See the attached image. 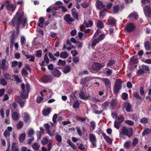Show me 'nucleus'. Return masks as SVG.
I'll use <instances>...</instances> for the list:
<instances>
[{"mask_svg": "<svg viewBox=\"0 0 151 151\" xmlns=\"http://www.w3.org/2000/svg\"><path fill=\"white\" fill-rule=\"evenodd\" d=\"M121 123L116 120L115 121L114 123V127L116 129H118L120 127Z\"/></svg>", "mask_w": 151, "mask_h": 151, "instance_id": "nucleus-36", "label": "nucleus"}, {"mask_svg": "<svg viewBox=\"0 0 151 151\" xmlns=\"http://www.w3.org/2000/svg\"><path fill=\"white\" fill-rule=\"evenodd\" d=\"M22 72L23 75L25 76L26 77H28V73L27 71L26 70L25 68H23L22 71Z\"/></svg>", "mask_w": 151, "mask_h": 151, "instance_id": "nucleus-59", "label": "nucleus"}, {"mask_svg": "<svg viewBox=\"0 0 151 151\" xmlns=\"http://www.w3.org/2000/svg\"><path fill=\"white\" fill-rule=\"evenodd\" d=\"M89 96H85L83 91H81L79 93V97L81 99L87 100L89 98Z\"/></svg>", "mask_w": 151, "mask_h": 151, "instance_id": "nucleus-18", "label": "nucleus"}, {"mask_svg": "<svg viewBox=\"0 0 151 151\" xmlns=\"http://www.w3.org/2000/svg\"><path fill=\"white\" fill-rule=\"evenodd\" d=\"M145 10L149 14H151V8L149 6L147 5L145 6Z\"/></svg>", "mask_w": 151, "mask_h": 151, "instance_id": "nucleus-49", "label": "nucleus"}, {"mask_svg": "<svg viewBox=\"0 0 151 151\" xmlns=\"http://www.w3.org/2000/svg\"><path fill=\"white\" fill-rule=\"evenodd\" d=\"M99 42L100 41L97 38H94V40L91 44L92 47H95L96 45L99 43Z\"/></svg>", "mask_w": 151, "mask_h": 151, "instance_id": "nucleus-30", "label": "nucleus"}, {"mask_svg": "<svg viewBox=\"0 0 151 151\" xmlns=\"http://www.w3.org/2000/svg\"><path fill=\"white\" fill-rule=\"evenodd\" d=\"M133 132V130L132 127L128 128L126 126H124L119 133V136L120 137L122 138H124V135L130 138L132 136Z\"/></svg>", "mask_w": 151, "mask_h": 151, "instance_id": "nucleus-1", "label": "nucleus"}, {"mask_svg": "<svg viewBox=\"0 0 151 151\" xmlns=\"http://www.w3.org/2000/svg\"><path fill=\"white\" fill-rule=\"evenodd\" d=\"M122 98L124 100H126L128 98V94L125 93H123L122 94Z\"/></svg>", "mask_w": 151, "mask_h": 151, "instance_id": "nucleus-60", "label": "nucleus"}, {"mask_svg": "<svg viewBox=\"0 0 151 151\" xmlns=\"http://www.w3.org/2000/svg\"><path fill=\"white\" fill-rule=\"evenodd\" d=\"M135 27L132 23H130L126 26V30L127 32H130L135 30Z\"/></svg>", "mask_w": 151, "mask_h": 151, "instance_id": "nucleus-7", "label": "nucleus"}, {"mask_svg": "<svg viewBox=\"0 0 151 151\" xmlns=\"http://www.w3.org/2000/svg\"><path fill=\"white\" fill-rule=\"evenodd\" d=\"M106 9H104L101 11L99 14V17L100 19L103 18L104 16L105 15V11Z\"/></svg>", "mask_w": 151, "mask_h": 151, "instance_id": "nucleus-44", "label": "nucleus"}, {"mask_svg": "<svg viewBox=\"0 0 151 151\" xmlns=\"http://www.w3.org/2000/svg\"><path fill=\"white\" fill-rule=\"evenodd\" d=\"M119 9V6L118 5H116L114 7L113 9V12L114 13H117Z\"/></svg>", "mask_w": 151, "mask_h": 151, "instance_id": "nucleus-64", "label": "nucleus"}, {"mask_svg": "<svg viewBox=\"0 0 151 151\" xmlns=\"http://www.w3.org/2000/svg\"><path fill=\"white\" fill-rule=\"evenodd\" d=\"M55 139L57 141L59 142H60L62 141V137L59 134L56 135L55 136Z\"/></svg>", "mask_w": 151, "mask_h": 151, "instance_id": "nucleus-45", "label": "nucleus"}, {"mask_svg": "<svg viewBox=\"0 0 151 151\" xmlns=\"http://www.w3.org/2000/svg\"><path fill=\"white\" fill-rule=\"evenodd\" d=\"M71 70L70 67L68 65H66L63 68V72L65 74L69 73Z\"/></svg>", "mask_w": 151, "mask_h": 151, "instance_id": "nucleus-26", "label": "nucleus"}, {"mask_svg": "<svg viewBox=\"0 0 151 151\" xmlns=\"http://www.w3.org/2000/svg\"><path fill=\"white\" fill-rule=\"evenodd\" d=\"M144 47L145 49L147 50H150L151 48V44L149 41H147L144 43Z\"/></svg>", "mask_w": 151, "mask_h": 151, "instance_id": "nucleus-33", "label": "nucleus"}, {"mask_svg": "<svg viewBox=\"0 0 151 151\" xmlns=\"http://www.w3.org/2000/svg\"><path fill=\"white\" fill-rule=\"evenodd\" d=\"M131 143V141H127L124 143V146L126 148H129L131 146V145H130Z\"/></svg>", "mask_w": 151, "mask_h": 151, "instance_id": "nucleus-40", "label": "nucleus"}, {"mask_svg": "<svg viewBox=\"0 0 151 151\" xmlns=\"http://www.w3.org/2000/svg\"><path fill=\"white\" fill-rule=\"evenodd\" d=\"M108 22L109 25L114 26L116 22V20L114 17L110 18L108 20Z\"/></svg>", "mask_w": 151, "mask_h": 151, "instance_id": "nucleus-19", "label": "nucleus"}, {"mask_svg": "<svg viewBox=\"0 0 151 151\" xmlns=\"http://www.w3.org/2000/svg\"><path fill=\"white\" fill-rule=\"evenodd\" d=\"M44 22L45 19L43 17H40L38 22V24L39 27H42L43 26V24Z\"/></svg>", "mask_w": 151, "mask_h": 151, "instance_id": "nucleus-22", "label": "nucleus"}, {"mask_svg": "<svg viewBox=\"0 0 151 151\" xmlns=\"http://www.w3.org/2000/svg\"><path fill=\"white\" fill-rule=\"evenodd\" d=\"M92 69L95 71H98L101 68L100 65V63L97 62H94L91 66Z\"/></svg>", "mask_w": 151, "mask_h": 151, "instance_id": "nucleus-12", "label": "nucleus"}, {"mask_svg": "<svg viewBox=\"0 0 151 151\" xmlns=\"http://www.w3.org/2000/svg\"><path fill=\"white\" fill-rule=\"evenodd\" d=\"M11 1L9 0H7L5 1L6 6V9L9 11H14L15 8H14L13 5L11 4Z\"/></svg>", "mask_w": 151, "mask_h": 151, "instance_id": "nucleus-8", "label": "nucleus"}, {"mask_svg": "<svg viewBox=\"0 0 151 151\" xmlns=\"http://www.w3.org/2000/svg\"><path fill=\"white\" fill-rule=\"evenodd\" d=\"M72 15L73 17L74 18V19H75L77 20H78V14L77 12L72 13Z\"/></svg>", "mask_w": 151, "mask_h": 151, "instance_id": "nucleus-57", "label": "nucleus"}, {"mask_svg": "<svg viewBox=\"0 0 151 151\" xmlns=\"http://www.w3.org/2000/svg\"><path fill=\"white\" fill-rule=\"evenodd\" d=\"M68 54L66 51L60 53V57L63 58H66L68 57Z\"/></svg>", "mask_w": 151, "mask_h": 151, "instance_id": "nucleus-27", "label": "nucleus"}, {"mask_svg": "<svg viewBox=\"0 0 151 151\" xmlns=\"http://www.w3.org/2000/svg\"><path fill=\"white\" fill-rule=\"evenodd\" d=\"M128 17L129 18H134L135 20H137L138 18V15L137 13L134 12L131 13L128 15Z\"/></svg>", "mask_w": 151, "mask_h": 151, "instance_id": "nucleus-17", "label": "nucleus"}, {"mask_svg": "<svg viewBox=\"0 0 151 151\" xmlns=\"http://www.w3.org/2000/svg\"><path fill=\"white\" fill-rule=\"evenodd\" d=\"M96 26L99 28H102L104 27V23L102 21L99 20L97 22Z\"/></svg>", "mask_w": 151, "mask_h": 151, "instance_id": "nucleus-34", "label": "nucleus"}, {"mask_svg": "<svg viewBox=\"0 0 151 151\" xmlns=\"http://www.w3.org/2000/svg\"><path fill=\"white\" fill-rule=\"evenodd\" d=\"M14 20V19H13L12 21V26L14 27H15L16 26L17 33L18 34L19 32V28L20 25V21L19 19H18L17 24H15Z\"/></svg>", "mask_w": 151, "mask_h": 151, "instance_id": "nucleus-13", "label": "nucleus"}, {"mask_svg": "<svg viewBox=\"0 0 151 151\" xmlns=\"http://www.w3.org/2000/svg\"><path fill=\"white\" fill-rule=\"evenodd\" d=\"M87 78H84L81 79L80 83L82 85H85L86 83Z\"/></svg>", "mask_w": 151, "mask_h": 151, "instance_id": "nucleus-62", "label": "nucleus"}, {"mask_svg": "<svg viewBox=\"0 0 151 151\" xmlns=\"http://www.w3.org/2000/svg\"><path fill=\"white\" fill-rule=\"evenodd\" d=\"M67 143L69 145L71 146L73 149L76 150V147L75 145L73 144L70 139H67Z\"/></svg>", "mask_w": 151, "mask_h": 151, "instance_id": "nucleus-35", "label": "nucleus"}, {"mask_svg": "<svg viewBox=\"0 0 151 151\" xmlns=\"http://www.w3.org/2000/svg\"><path fill=\"white\" fill-rule=\"evenodd\" d=\"M105 5H104L103 3L99 0H97L96 2V8L99 10L103 8H104Z\"/></svg>", "mask_w": 151, "mask_h": 151, "instance_id": "nucleus-11", "label": "nucleus"}, {"mask_svg": "<svg viewBox=\"0 0 151 151\" xmlns=\"http://www.w3.org/2000/svg\"><path fill=\"white\" fill-rule=\"evenodd\" d=\"M21 87L22 92L21 94L22 98L25 99H27L28 96V94L30 90V85L29 83H27L26 86V90L25 89V86L24 83L21 85Z\"/></svg>", "mask_w": 151, "mask_h": 151, "instance_id": "nucleus-2", "label": "nucleus"}, {"mask_svg": "<svg viewBox=\"0 0 151 151\" xmlns=\"http://www.w3.org/2000/svg\"><path fill=\"white\" fill-rule=\"evenodd\" d=\"M138 139L137 138H135L133 139V142L132 143V146L133 147L135 146L138 143Z\"/></svg>", "mask_w": 151, "mask_h": 151, "instance_id": "nucleus-61", "label": "nucleus"}, {"mask_svg": "<svg viewBox=\"0 0 151 151\" xmlns=\"http://www.w3.org/2000/svg\"><path fill=\"white\" fill-rule=\"evenodd\" d=\"M26 134L25 133L20 134L19 135V139L20 143L22 142L25 139Z\"/></svg>", "mask_w": 151, "mask_h": 151, "instance_id": "nucleus-29", "label": "nucleus"}, {"mask_svg": "<svg viewBox=\"0 0 151 151\" xmlns=\"http://www.w3.org/2000/svg\"><path fill=\"white\" fill-rule=\"evenodd\" d=\"M6 63V61L5 59H4L2 60L1 64L0 65V68L1 69L3 70H5L6 69L5 67Z\"/></svg>", "mask_w": 151, "mask_h": 151, "instance_id": "nucleus-32", "label": "nucleus"}, {"mask_svg": "<svg viewBox=\"0 0 151 151\" xmlns=\"http://www.w3.org/2000/svg\"><path fill=\"white\" fill-rule=\"evenodd\" d=\"M102 81L104 82L105 85L106 86L109 87L111 85V83L108 78H104Z\"/></svg>", "mask_w": 151, "mask_h": 151, "instance_id": "nucleus-21", "label": "nucleus"}, {"mask_svg": "<svg viewBox=\"0 0 151 151\" xmlns=\"http://www.w3.org/2000/svg\"><path fill=\"white\" fill-rule=\"evenodd\" d=\"M89 141L91 142L92 145L95 147L96 145V139L95 135L92 134H90L89 137Z\"/></svg>", "mask_w": 151, "mask_h": 151, "instance_id": "nucleus-6", "label": "nucleus"}, {"mask_svg": "<svg viewBox=\"0 0 151 151\" xmlns=\"http://www.w3.org/2000/svg\"><path fill=\"white\" fill-rule=\"evenodd\" d=\"M26 55L25 57H26V59H29L30 58L29 60L30 61L34 62V61L35 57L34 55H29L27 54Z\"/></svg>", "mask_w": 151, "mask_h": 151, "instance_id": "nucleus-39", "label": "nucleus"}, {"mask_svg": "<svg viewBox=\"0 0 151 151\" xmlns=\"http://www.w3.org/2000/svg\"><path fill=\"white\" fill-rule=\"evenodd\" d=\"M42 113L44 116H47L50 113V108H48L47 109L43 110Z\"/></svg>", "mask_w": 151, "mask_h": 151, "instance_id": "nucleus-25", "label": "nucleus"}, {"mask_svg": "<svg viewBox=\"0 0 151 151\" xmlns=\"http://www.w3.org/2000/svg\"><path fill=\"white\" fill-rule=\"evenodd\" d=\"M131 108V106L129 103H128L126 107V110L127 112H129Z\"/></svg>", "mask_w": 151, "mask_h": 151, "instance_id": "nucleus-58", "label": "nucleus"}, {"mask_svg": "<svg viewBox=\"0 0 151 151\" xmlns=\"http://www.w3.org/2000/svg\"><path fill=\"white\" fill-rule=\"evenodd\" d=\"M102 134L104 139L106 141L107 143H108L110 144H112V140L109 137L107 136L106 134L103 132H102Z\"/></svg>", "mask_w": 151, "mask_h": 151, "instance_id": "nucleus-16", "label": "nucleus"}, {"mask_svg": "<svg viewBox=\"0 0 151 151\" xmlns=\"http://www.w3.org/2000/svg\"><path fill=\"white\" fill-rule=\"evenodd\" d=\"M24 114L23 117L24 121L25 122H27L30 119V117L28 114L27 113H24Z\"/></svg>", "mask_w": 151, "mask_h": 151, "instance_id": "nucleus-28", "label": "nucleus"}, {"mask_svg": "<svg viewBox=\"0 0 151 151\" xmlns=\"http://www.w3.org/2000/svg\"><path fill=\"white\" fill-rule=\"evenodd\" d=\"M20 41L21 44L22 45H25L26 43V39L24 37L22 36L21 37Z\"/></svg>", "mask_w": 151, "mask_h": 151, "instance_id": "nucleus-53", "label": "nucleus"}, {"mask_svg": "<svg viewBox=\"0 0 151 151\" xmlns=\"http://www.w3.org/2000/svg\"><path fill=\"white\" fill-rule=\"evenodd\" d=\"M116 63L115 60L114 59H109V61L106 63L107 67L110 68L111 66H113Z\"/></svg>", "mask_w": 151, "mask_h": 151, "instance_id": "nucleus-20", "label": "nucleus"}, {"mask_svg": "<svg viewBox=\"0 0 151 151\" xmlns=\"http://www.w3.org/2000/svg\"><path fill=\"white\" fill-rule=\"evenodd\" d=\"M151 132V129L147 128H146L143 130L142 133V135L143 136H144L145 135H148Z\"/></svg>", "mask_w": 151, "mask_h": 151, "instance_id": "nucleus-23", "label": "nucleus"}, {"mask_svg": "<svg viewBox=\"0 0 151 151\" xmlns=\"http://www.w3.org/2000/svg\"><path fill=\"white\" fill-rule=\"evenodd\" d=\"M0 81V83L3 85L4 86L7 85V82L6 81V80L4 78H1Z\"/></svg>", "mask_w": 151, "mask_h": 151, "instance_id": "nucleus-52", "label": "nucleus"}, {"mask_svg": "<svg viewBox=\"0 0 151 151\" xmlns=\"http://www.w3.org/2000/svg\"><path fill=\"white\" fill-rule=\"evenodd\" d=\"M38 143L37 142H35L33 144L32 147L35 150H37L39 148L40 146L38 145Z\"/></svg>", "mask_w": 151, "mask_h": 151, "instance_id": "nucleus-37", "label": "nucleus"}, {"mask_svg": "<svg viewBox=\"0 0 151 151\" xmlns=\"http://www.w3.org/2000/svg\"><path fill=\"white\" fill-rule=\"evenodd\" d=\"M17 103L20 105L21 107H23L24 105V103L23 101H22L21 99H19L17 100Z\"/></svg>", "mask_w": 151, "mask_h": 151, "instance_id": "nucleus-51", "label": "nucleus"}, {"mask_svg": "<svg viewBox=\"0 0 151 151\" xmlns=\"http://www.w3.org/2000/svg\"><path fill=\"white\" fill-rule=\"evenodd\" d=\"M110 106L112 109H115L117 104V100L114 99H112L110 102Z\"/></svg>", "mask_w": 151, "mask_h": 151, "instance_id": "nucleus-15", "label": "nucleus"}, {"mask_svg": "<svg viewBox=\"0 0 151 151\" xmlns=\"http://www.w3.org/2000/svg\"><path fill=\"white\" fill-rule=\"evenodd\" d=\"M12 151H19L17 147L16 146L14 142L12 143Z\"/></svg>", "mask_w": 151, "mask_h": 151, "instance_id": "nucleus-47", "label": "nucleus"}, {"mask_svg": "<svg viewBox=\"0 0 151 151\" xmlns=\"http://www.w3.org/2000/svg\"><path fill=\"white\" fill-rule=\"evenodd\" d=\"M48 142V139L46 138H44L42 141V144L44 145L46 144Z\"/></svg>", "mask_w": 151, "mask_h": 151, "instance_id": "nucleus-63", "label": "nucleus"}, {"mask_svg": "<svg viewBox=\"0 0 151 151\" xmlns=\"http://www.w3.org/2000/svg\"><path fill=\"white\" fill-rule=\"evenodd\" d=\"M51 73L54 76L57 78L59 77L61 75L60 71L57 68H55L52 71Z\"/></svg>", "mask_w": 151, "mask_h": 151, "instance_id": "nucleus-10", "label": "nucleus"}, {"mask_svg": "<svg viewBox=\"0 0 151 151\" xmlns=\"http://www.w3.org/2000/svg\"><path fill=\"white\" fill-rule=\"evenodd\" d=\"M24 15L22 13H20L19 12H17L16 13L15 15L13 17V18L11 20V23L12 25V21L13 19H14V22L15 23V24H17V20L18 19H19L20 21V24L22 22V19Z\"/></svg>", "mask_w": 151, "mask_h": 151, "instance_id": "nucleus-4", "label": "nucleus"}, {"mask_svg": "<svg viewBox=\"0 0 151 151\" xmlns=\"http://www.w3.org/2000/svg\"><path fill=\"white\" fill-rule=\"evenodd\" d=\"M122 87L121 80L120 79H117L115 81L114 86L113 92L114 94H117Z\"/></svg>", "mask_w": 151, "mask_h": 151, "instance_id": "nucleus-3", "label": "nucleus"}, {"mask_svg": "<svg viewBox=\"0 0 151 151\" xmlns=\"http://www.w3.org/2000/svg\"><path fill=\"white\" fill-rule=\"evenodd\" d=\"M48 56L49 58L50 59H52L53 61H54L56 60V58L55 57H54V56H53V55H52V53L51 52H50L49 53Z\"/></svg>", "mask_w": 151, "mask_h": 151, "instance_id": "nucleus-54", "label": "nucleus"}, {"mask_svg": "<svg viewBox=\"0 0 151 151\" xmlns=\"http://www.w3.org/2000/svg\"><path fill=\"white\" fill-rule=\"evenodd\" d=\"M133 95L134 97L135 98L139 101H142V97L139 95L138 93L137 92H135L133 93Z\"/></svg>", "mask_w": 151, "mask_h": 151, "instance_id": "nucleus-31", "label": "nucleus"}, {"mask_svg": "<svg viewBox=\"0 0 151 151\" xmlns=\"http://www.w3.org/2000/svg\"><path fill=\"white\" fill-rule=\"evenodd\" d=\"M105 35L104 34H101L99 37L97 38L99 41H102L105 38Z\"/></svg>", "mask_w": 151, "mask_h": 151, "instance_id": "nucleus-55", "label": "nucleus"}, {"mask_svg": "<svg viewBox=\"0 0 151 151\" xmlns=\"http://www.w3.org/2000/svg\"><path fill=\"white\" fill-rule=\"evenodd\" d=\"M138 60L135 58L134 56H133L130 59V64L132 65L134 64H136L137 63Z\"/></svg>", "mask_w": 151, "mask_h": 151, "instance_id": "nucleus-24", "label": "nucleus"}, {"mask_svg": "<svg viewBox=\"0 0 151 151\" xmlns=\"http://www.w3.org/2000/svg\"><path fill=\"white\" fill-rule=\"evenodd\" d=\"M86 118L87 117L86 116H85L84 117H80L79 116H76V119L77 120L82 122H83L85 121Z\"/></svg>", "mask_w": 151, "mask_h": 151, "instance_id": "nucleus-41", "label": "nucleus"}, {"mask_svg": "<svg viewBox=\"0 0 151 151\" xmlns=\"http://www.w3.org/2000/svg\"><path fill=\"white\" fill-rule=\"evenodd\" d=\"M53 79V77L48 75L45 74L42 77L41 80L43 83H47L51 82Z\"/></svg>", "mask_w": 151, "mask_h": 151, "instance_id": "nucleus-5", "label": "nucleus"}, {"mask_svg": "<svg viewBox=\"0 0 151 151\" xmlns=\"http://www.w3.org/2000/svg\"><path fill=\"white\" fill-rule=\"evenodd\" d=\"M83 24H85L86 27H91L93 25V22L91 20L88 21V23L86 21H84L83 22Z\"/></svg>", "mask_w": 151, "mask_h": 151, "instance_id": "nucleus-42", "label": "nucleus"}, {"mask_svg": "<svg viewBox=\"0 0 151 151\" xmlns=\"http://www.w3.org/2000/svg\"><path fill=\"white\" fill-rule=\"evenodd\" d=\"M65 64L66 62L65 60L63 61L62 60L60 59L58 60L57 63L58 65H61L63 66L65 65Z\"/></svg>", "mask_w": 151, "mask_h": 151, "instance_id": "nucleus-43", "label": "nucleus"}, {"mask_svg": "<svg viewBox=\"0 0 151 151\" xmlns=\"http://www.w3.org/2000/svg\"><path fill=\"white\" fill-rule=\"evenodd\" d=\"M148 120L147 118L143 117L141 119L140 122L142 123L147 124L148 122Z\"/></svg>", "mask_w": 151, "mask_h": 151, "instance_id": "nucleus-48", "label": "nucleus"}, {"mask_svg": "<svg viewBox=\"0 0 151 151\" xmlns=\"http://www.w3.org/2000/svg\"><path fill=\"white\" fill-rule=\"evenodd\" d=\"M108 101H106L102 104V107L104 109H106L109 105Z\"/></svg>", "mask_w": 151, "mask_h": 151, "instance_id": "nucleus-50", "label": "nucleus"}, {"mask_svg": "<svg viewBox=\"0 0 151 151\" xmlns=\"http://www.w3.org/2000/svg\"><path fill=\"white\" fill-rule=\"evenodd\" d=\"M12 118L14 121H16L18 119L19 116L17 113L15 111L12 114Z\"/></svg>", "mask_w": 151, "mask_h": 151, "instance_id": "nucleus-38", "label": "nucleus"}, {"mask_svg": "<svg viewBox=\"0 0 151 151\" xmlns=\"http://www.w3.org/2000/svg\"><path fill=\"white\" fill-rule=\"evenodd\" d=\"M23 126V122L20 121L19 122V123L17 125V128L18 129H20Z\"/></svg>", "mask_w": 151, "mask_h": 151, "instance_id": "nucleus-56", "label": "nucleus"}, {"mask_svg": "<svg viewBox=\"0 0 151 151\" xmlns=\"http://www.w3.org/2000/svg\"><path fill=\"white\" fill-rule=\"evenodd\" d=\"M44 61L47 64L49 63V59L48 58V56H47V53H45L44 55Z\"/></svg>", "mask_w": 151, "mask_h": 151, "instance_id": "nucleus-46", "label": "nucleus"}, {"mask_svg": "<svg viewBox=\"0 0 151 151\" xmlns=\"http://www.w3.org/2000/svg\"><path fill=\"white\" fill-rule=\"evenodd\" d=\"M15 31L12 32L11 35L9 36L10 38V47H12L14 42L15 40Z\"/></svg>", "mask_w": 151, "mask_h": 151, "instance_id": "nucleus-14", "label": "nucleus"}, {"mask_svg": "<svg viewBox=\"0 0 151 151\" xmlns=\"http://www.w3.org/2000/svg\"><path fill=\"white\" fill-rule=\"evenodd\" d=\"M63 18L64 20L69 24H70L75 20L72 18L70 17V15L69 14H65Z\"/></svg>", "mask_w": 151, "mask_h": 151, "instance_id": "nucleus-9", "label": "nucleus"}]
</instances>
